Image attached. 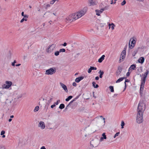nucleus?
Segmentation results:
<instances>
[{
	"label": "nucleus",
	"instance_id": "f257e3e1",
	"mask_svg": "<svg viewBox=\"0 0 149 149\" xmlns=\"http://www.w3.org/2000/svg\"><path fill=\"white\" fill-rule=\"evenodd\" d=\"M87 10V8L85 7L82 10L79 11L78 12L72 14L68 16L66 18L65 22H71L75 21L84 15L86 13Z\"/></svg>",
	"mask_w": 149,
	"mask_h": 149
},
{
	"label": "nucleus",
	"instance_id": "f03ea898",
	"mask_svg": "<svg viewBox=\"0 0 149 149\" xmlns=\"http://www.w3.org/2000/svg\"><path fill=\"white\" fill-rule=\"evenodd\" d=\"M146 109V105L142 101L139 102L138 106L136 121L138 123H141L143 121V114Z\"/></svg>",
	"mask_w": 149,
	"mask_h": 149
},
{
	"label": "nucleus",
	"instance_id": "7ed1b4c3",
	"mask_svg": "<svg viewBox=\"0 0 149 149\" xmlns=\"http://www.w3.org/2000/svg\"><path fill=\"white\" fill-rule=\"evenodd\" d=\"M146 78V77L143 76V77L141 78L140 88V93L141 95V94L143 93Z\"/></svg>",
	"mask_w": 149,
	"mask_h": 149
},
{
	"label": "nucleus",
	"instance_id": "20e7f679",
	"mask_svg": "<svg viewBox=\"0 0 149 149\" xmlns=\"http://www.w3.org/2000/svg\"><path fill=\"white\" fill-rule=\"evenodd\" d=\"M136 41L133 38H131L129 43V47L130 49H132L134 47L136 44Z\"/></svg>",
	"mask_w": 149,
	"mask_h": 149
},
{
	"label": "nucleus",
	"instance_id": "39448f33",
	"mask_svg": "<svg viewBox=\"0 0 149 149\" xmlns=\"http://www.w3.org/2000/svg\"><path fill=\"white\" fill-rule=\"evenodd\" d=\"M56 71L55 68L53 69V68H51L46 70L45 74L48 75H52L55 73Z\"/></svg>",
	"mask_w": 149,
	"mask_h": 149
},
{
	"label": "nucleus",
	"instance_id": "423d86ee",
	"mask_svg": "<svg viewBox=\"0 0 149 149\" xmlns=\"http://www.w3.org/2000/svg\"><path fill=\"white\" fill-rule=\"evenodd\" d=\"M6 84L3 85V88H9L12 85V82L11 81H6L5 82Z\"/></svg>",
	"mask_w": 149,
	"mask_h": 149
},
{
	"label": "nucleus",
	"instance_id": "0eeeda50",
	"mask_svg": "<svg viewBox=\"0 0 149 149\" xmlns=\"http://www.w3.org/2000/svg\"><path fill=\"white\" fill-rule=\"evenodd\" d=\"M56 45L55 44H52L49 46L47 51L48 53H51L52 52L55 48Z\"/></svg>",
	"mask_w": 149,
	"mask_h": 149
},
{
	"label": "nucleus",
	"instance_id": "6e6552de",
	"mask_svg": "<svg viewBox=\"0 0 149 149\" xmlns=\"http://www.w3.org/2000/svg\"><path fill=\"white\" fill-rule=\"evenodd\" d=\"M105 118H103L102 116H100L99 117H97L95 118L94 120L98 122L99 123L100 122H102L104 120V123L105 122L104 121Z\"/></svg>",
	"mask_w": 149,
	"mask_h": 149
},
{
	"label": "nucleus",
	"instance_id": "1a4fd4ad",
	"mask_svg": "<svg viewBox=\"0 0 149 149\" xmlns=\"http://www.w3.org/2000/svg\"><path fill=\"white\" fill-rule=\"evenodd\" d=\"M126 54V50H124L121 53V57L120 58L119 61V63H120L121 61H123V59L125 58Z\"/></svg>",
	"mask_w": 149,
	"mask_h": 149
},
{
	"label": "nucleus",
	"instance_id": "9d476101",
	"mask_svg": "<svg viewBox=\"0 0 149 149\" xmlns=\"http://www.w3.org/2000/svg\"><path fill=\"white\" fill-rule=\"evenodd\" d=\"M38 126L40 127L41 129H44L45 127V125L44 122L42 121L40 122L38 124Z\"/></svg>",
	"mask_w": 149,
	"mask_h": 149
},
{
	"label": "nucleus",
	"instance_id": "9b49d317",
	"mask_svg": "<svg viewBox=\"0 0 149 149\" xmlns=\"http://www.w3.org/2000/svg\"><path fill=\"white\" fill-rule=\"evenodd\" d=\"M91 144L93 147L95 148L98 146L99 143L98 141L93 140L91 142Z\"/></svg>",
	"mask_w": 149,
	"mask_h": 149
},
{
	"label": "nucleus",
	"instance_id": "f8f14e48",
	"mask_svg": "<svg viewBox=\"0 0 149 149\" xmlns=\"http://www.w3.org/2000/svg\"><path fill=\"white\" fill-rule=\"evenodd\" d=\"M89 3L90 4L89 6H94L96 5L97 4L95 1L94 0H89L88 1Z\"/></svg>",
	"mask_w": 149,
	"mask_h": 149
},
{
	"label": "nucleus",
	"instance_id": "ddd939ff",
	"mask_svg": "<svg viewBox=\"0 0 149 149\" xmlns=\"http://www.w3.org/2000/svg\"><path fill=\"white\" fill-rule=\"evenodd\" d=\"M60 84L61 86L64 90L66 92V93H67L68 92V90L66 86L61 82H60Z\"/></svg>",
	"mask_w": 149,
	"mask_h": 149
},
{
	"label": "nucleus",
	"instance_id": "4468645a",
	"mask_svg": "<svg viewBox=\"0 0 149 149\" xmlns=\"http://www.w3.org/2000/svg\"><path fill=\"white\" fill-rule=\"evenodd\" d=\"M122 69L121 67H119L118 68L116 72V75L117 76H118L122 71Z\"/></svg>",
	"mask_w": 149,
	"mask_h": 149
},
{
	"label": "nucleus",
	"instance_id": "2eb2a0df",
	"mask_svg": "<svg viewBox=\"0 0 149 149\" xmlns=\"http://www.w3.org/2000/svg\"><path fill=\"white\" fill-rule=\"evenodd\" d=\"M139 50V48H136L134 49L132 53V56H135Z\"/></svg>",
	"mask_w": 149,
	"mask_h": 149
},
{
	"label": "nucleus",
	"instance_id": "dca6fc26",
	"mask_svg": "<svg viewBox=\"0 0 149 149\" xmlns=\"http://www.w3.org/2000/svg\"><path fill=\"white\" fill-rule=\"evenodd\" d=\"M84 78L83 77H80L76 78L75 79V82L77 83L79 82L81 80Z\"/></svg>",
	"mask_w": 149,
	"mask_h": 149
},
{
	"label": "nucleus",
	"instance_id": "f3484780",
	"mask_svg": "<svg viewBox=\"0 0 149 149\" xmlns=\"http://www.w3.org/2000/svg\"><path fill=\"white\" fill-rule=\"evenodd\" d=\"M77 97L75 98L73 100L71 101L70 102V103L66 106L65 109L66 110H67L68 109V107L69 106H70L71 104H72L74 101H75L76 99H77Z\"/></svg>",
	"mask_w": 149,
	"mask_h": 149
},
{
	"label": "nucleus",
	"instance_id": "a211bd4d",
	"mask_svg": "<svg viewBox=\"0 0 149 149\" xmlns=\"http://www.w3.org/2000/svg\"><path fill=\"white\" fill-rule=\"evenodd\" d=\"M144 61V58L143 57H140L138 60V62L141 63H143Z\"/></svg>",
	"mask_w": 149,
	"mask_h": 149
},
{
	"label": "nucleus",
	"instance_id": "6ab92c4d",
	"mask_svg": "<svg viewBox=\"0 0 149 149\" xmlns=\"http://www.w3.org/2000/svg\"><path fill=\"white\" fill-rule=\"evenodd\" d=\"M102 137L100 139V140L101 141L104 139H107L106 136L105 135V133H103L102 134Z\"/></svg>",
	"mask_w": 149,
	"mask_h": 149
},
{
	"label": "nucleus",
	"instance_id": "aec40b11",
	"mask_svg": "<svg viewBox=\"0 0 149 149\" xmlns=\"http://www.w3.org/2000/svg\"><path fill=\"white\" fill-rule=\"evenodd\" d=\"M105 56L103 55L98 59V62L99 63H101L102 61L104 60Z\"/></svg>",
	"mask_w": 149,
	"mask_h": 149
},
{
	"label": "nucleus",
	"instance_id": "412c9836",
	"mask_svg": "<svg viewBox=\"0 0 149 149\" xmlns=\"http://www.w3.org/2000/svg\"><path fill=\"white\" fill-rule=\"evenodd\" d=\"M136 68V65H134V64H132V65H131V66L129 68L128 71H129L130 70H131V69H132L133 70H134Z\"/></svg>",
	"mask_w": 149,
	"mask_h": 149
},
{
	"label": "nucleus",
	"instance_id": "4be33fe9",
	"mask_svg": "<svg viewBox=\"0 0 149 149\" xmlns=\"http://www.w3.org/2000/svg\"><path fill=\"white\" fill-rule=\"evenodd\" d=\"M126 78L125 77H120L116 81V83H118L120 82V81H122L123 79H125Z\"/></svg>",
	"mask_w": 149,
	"mask_h": 149
},
{
	"label": "nucleus",
	"instance_id": "5701e85b",
	"mask_svg": "<svg viewBox=\"0 0 149 149\" xmlns=\"http://www.w3.org/2000/svg\"><path fill=\"white\" fill-rule=\"evenodd\" d=\"M149 72V71L148 70H146V72L144 73V74H142V76L143 77H146L147 78L148 74Z\"/></svg>",
	"mask_w": 149,
	"mask_h": 149
},
{
	"label": "nucleus",
	"instance_id": "b1692460",
	"mask_svg": "<svg viewBox=\"0 0 149 149\" xmlns=\"http://www.w3.org/2000/svg\"><path fill=\"white\" fill-rule=\"evenodd\" d=\"M98 73L100 74L99 77L100 78H102V75L104 74V72L103 71H101V70H100L99 72Z\"/></svg>",
	"mask_w": 149,
	"mask_h": 149
},
{
	"label": "nucleus",
	"instance_id": "393cba45",
	"mask_svg": "<svg viewBox=\"0 0 149 149\" xmlns=\"http://www.w3.org/2000/svg\"><path fill=\"white\" fill-rule=\"evenodd\" d=\"M93 86L94 88H97L99 87V86L98 84H96V83L95 82L93 81L92 83Z\"/></svg>",
	"mask_w": 149,
	"mask_h": 149
},
{
	"label": "nucleus",
	"instance_id": "a878e982",
	"mask_svg": "<svg viewBox=\"0 0 149 149\" xmlns=\"http://www.w3.org/2000/svg\"><path fill=\"white\" fill-rule=\"evenodd\" d=\"M25 143L23 141H20L19 143V146H22V145H24Z\"/></svg>",
	"mask_w": 149,
	"mask_h": 149
},
{
	"label": "nucleus",
	"instance_id": "bb28decb",
	"mask_svg": "<svg viewBox=\"0 0 149 149\" xmlns=\"http://www.w3.org/2000/svg\"><path fill=\"white\" fill-rule=\"evenodd\" d=\"M97 22L100 25V26L101 27H103L104 26V24L103 23H100V20L99 19H97Z\"/></svg>",
	"mask_w": 149,
	"mask_h": 149
},
{
	"label": "nucleus",
	"instance_id": "cd10ccee",
	"mask_svg": "<svg viewBox=\"0 0 149 149\" xmlns=\"http://www.w3.org/2000/svg\"><path fill=\"white\" fill-rule=\"evenodd\" d=\"M65 107V105L63 104H60V105L59 106V108L61 109H62L64 108Z\"/></svg>",
	"mask_w": 149,
	"mask_h": 149
},
{
	"label": "nucleus",
	"instance_id": "c85d7f7f",
	"mask_svg": "<svg viewBox=\"0 0 149 149\" xmlns=\"http://www.w3.org/2000/svg\"><path fill=\"white\" fill-rule=\"evenodd\" d=\"M72 96L70 95L67 98L65 99V101H69L72 98Z\"/></svg>",
	"mask_w": 149,
	"mask_h": 149
},
{
	"label": "nucleus",
	"instance_id": "c756f323",
	"mask_svg": "<svg viewBox=\"0 0 149 149\" xmlns=\"http://www.w3.org/2000/svg\"><path fill=\"white\" fill-rule=\"evenodd\" d=\"M109 88L110 89V91L111 92H114V89L113 87V86H109Z\"/></svg>",
	"mask_w": 149,
	"mask_h": 149
},
{
	"label": "nucleus",
	"instance_id": "7c9ffc66",
	"mask_svg": "<svg viewBox=\"0 0 149 149\" xmlns=\"http://www.w3.org/2000/svg\"><path fill=\"white\" fill-rule=\"evenodd\" d=\"M130 81L128 79H126L125 80V87L124 89V90H125L126 89V82H129Z\"/></svg>",
	"mask_w": 149,
	"mask_h": 149
},
{
	"label": "nucleus",
	"instance_id": "2f4dec72",
	"mask_svg": "<svg viewBox=\"0 0 149 149\" xmlns=\"http://www.w3.org/2000/svg\"><path fill=\"white\" fill-rule=\"evenodd\" d=\"M39 109V107L38 106H37L35 108V109L34 110V112H36L38 111Z\"/></svg>",
	"mask_w": 149,
	"mask_h": 149
},
{
	"label": "nucleus",
	"instance_id": "473e14b6",
	"mask_svg": "<svg viewBox=\"0 0 149 149\" xmlns=\"http://www.w3.org/2000/svg\"><path fill=\"white\" fill-rule=\"evenodd\" d=\"M95 12L96 13V15L98 16H100V12H99V11L98 10H95Z\"/></svg>",
	"mask_w": 149,
	"mask_h": 149
},
{
	"label": "nucleus",
	"instance_id": "72a5a7b5",
	"mask_svg": "<svg viewBox=\"0 0 149 149\" xmlns=\"http://www.w3.org/2000/svg\"><path fill=\"white\" fill-rule=\"evenodd\" d=\"M125 124L123 121H122L121 123V128H123V126L125 125Z\"/></svg>",
	"mask_w": 149,
	"mask_h": 149
},
{
	"label": "nucleus",
	"instance_id": "f704fd0d",
	"mask_svg": "<svg viewBox=\"0 0 149 149\" xmlns=\"http://www.w3.org/2000/svg\"><path fill=\"white\" fill-rule=\"evenodd\" d=\"M59 51H56L54 53V55L56 56H58L59 55Z\"/></svg>",
	"mask_w": 149,
	"mask_h": 149
},
{
	"label": "nucleus",
	"instance_id": "c9c22d12",
	"mask_svg": "<svg viewBox=\"0 0 149 149\" xmlns=\"http://www.w3.org/2000/svg\"><path fill=\"white\" fill-rule=\"evenodd\" d=\"M139 48V50H141V49H144L145 48V47L144 46H142L141 47H137Z\"/></svg>",
	"mask_w": 149,
	"mask_h": 149
},
{
	"label": "nucleus",
	"instance_id": "e433bc0d",
	"mask_svg": "<svg viewBox=\"0 0 149 149\" xmlns=\"http://www.w3.org/2000/svg\"><path fill=\"white\" fill-rule=\"evenodd\" d=\"M126 3V1L125 0H123V1L121 3V5L123 6L125 5Z\"/></svg>",
	"mask_w": 149,
	"mask_h": 149
},
{
	"label": "nucleus",
	"instance_id": "4c0bfd02",
	"mask_svg": "<svg viewBox=\"0 0 149 149\" xmlns=\"http://www.w3.org/2000/svg\"><path fill=\"white\" fill-rule=\"evenodd\" d=\"M59 51L60 52H65V50L64 49H60Z\"/></svg>",
	"mask_w": 149,
	"mask_h": 149
},
{
	"label": "nucleus",
	"instance_id": "58836bf2",
	"mask_svg": "<svg viewBox=\"0 0 149 149\" xmlns=\"http://www.w3.org/2000/svg\"><path fill=\"white\" fill-rule=\"evenodd\" d=\"M27 19H26V18H25L24 19V18H23L20 21V22L21 23L23 22L24 20H25V21H27Z\"/></svg>",
	"mask_w": 149,
	"mask_h": 149
},
{
	"label": "nucleus",
	"instance_id": "ea45409f",
	"mask_svg": "<svg viewBox=\"0 0 149 149\" xmlns=\"http://www.w3.org/2000/svg\"><path fill=\"white\" fill-rule=\"evenodd\" d=\"M114 26H115V25H114V24H113L112 23L111 24V29L112 30H113L114 29Z\"/></svg>",
	"mask_w": 149,
	"mask_h": 149
},
{
	"label": "nucleus",
	"instance_id": "a19ab883",
	"mask_svg": "<svg viewBox=\"0 0 149 149\" xmlns=\"http://www.w3.org/2000/svg\"><path fill=\"white\" fill-rule=\"evenodd\" d=\"M119 134H120V132H118L116 133L115 134L114 136V138H115L116 136H118Z\"/></svg>",
	"mask_w": 149,
	"mask_h": 149
},
{
	"label": "nucleus",
	"instance_id": "79ce46f5",
	"mask_svg": "<svg viewBox=\"0 0 149 149\" xmlns=\"http://www.w3.org/2000/svg\"><path fill=\"white\" fill-rule=\"evenodd\" d=\"M50 4H48L46 5L45 6V9H47L49 7H50Z\"/></svg>",
	"mask_w": 149,
	"mask_h": 149
},
{
	"label": "nucleus",
	"instance_id": "37998d69",
	"mask_svg": "<svg viewBox=\"0 0 149 149\" xmlns=\"http://www.w3.org/2000/svg\"><path fill=\"white\" fill-rule=\"evenodd\" d=\"M5 132L4 131L2 130L1 131V135H4L5 134Z\"/></svg>",
	"mask_w": 149,
	"mask_h": 149
},
{
	"label": "nucleus",
	"instance_id": "c03bdc74",
	"mask_svg": "<svg viewBox=\"0 0 149 149\" xmlns=\"http://www.w3.org/2000/svg\"><path fill=\"white\" fill-rule=\"evenodd\" d=\"M91 70H96L97 68L95 67H94L93 66H91Z\"/></svg>",
	"mask_w": 149,
	"mask_h": 149
},
{
	"label": "nucleus",
	"instance_id": "a18cd8bd",
	"mask_svg": "<svg viewBox=\"0 0 149 149\" xmlns=\"http://www.w3.org/2000/svg\"><path fill=\"white\" fill-rule=\"evenodd\" d=\"M52 98H51L50 100L48 101L47 102V104H49V103L52 102Z\"/></svg>",
	"mask_w": 149,
	"mask_h": 149
},
{
	"label": "nucleus",
	"instance_id": "49530a36",
	"mask_svg": "<svg viewBox=\"0 0 149 149\" xmlns=\"http://www.w3.org/2000/svg\"><path fill=\"white\" fill-rule=\"evenodd\" d=\"M92 70H91V67H90V68H89L88 70V73H90L91 72Z\"/></svg>",
	"mask_w": 149,
	"mask_h": 149
},
{
	"label": "nucleus",
	"instance_id": "de8ad7c7",
	"mask_svg": "<svg viewBox=\"0 0 149 149\" xmlns=\"http://www.w3.org/2000/svg\"><path fill=\"white\" fill-rule=\"evenodd\" d=\"M60 102V100H57V102L55 103H54L55 104H56V105H58L59 103V102Z\"/></svg>",
	"mask_w": 149,
	"mask_h": 149
},
{
	"label": "nucleus",
	"instance_id": "09e8293b",
	"mask_svg": "<svg viewBox=\"0 0 149 149\" xmlns=\"http://www.w3.org/2000/svg\"><path fill=\"white\" fill-rule=\"evenodd\" d=\"M104 9L103 8H101L100 9V10L99 11V12H100V13H102L104 11Z\"/></svg>",
	"mask_w": 149,
	"mask_h": 149
},
{
	"label": "nucleus",
	"instance_id": "8fccbe9b",
	"mask_svg": "<svg viewBox=\"0 0 149 149\" xmlns=\"http://www.w3.org/2000/svg\"><path fill=\"white\" fill-rule=\"evenodd\" d=\"M23 16L25 18L27 19L28 17L29 16L26 15H24Z\"/></svg>",
	"mask_w": 149,
	"mask_h": 149
},
{
	"label": "nucleus",
	"instance_id": "3c124183",
	"mask_svg": "<svg viewBox=\"0 0 149 149\" xmlns=\"http://www.w3.org/2000/svg\"><path fill=\"white\" fill-rule=\"evenodd\" d=\"M72 85L74 86H77V84L75 82H74L72 84Z\"/></svg>",
	"mask_w": 149,
	"mask_h": 149
},
{
	"label": "nucleus",
	"instance_id": "603ef678",
	"mask_svg": "<svg viewBox=\"0 0 149 149\" xmlns=\"http://www.w3.org/2000/svg\"><path fill=\"white\" fill-rule=\"evenodd\" d=\"M56 106V105L54 103V104L53 105H52L51 106V107L52 108H53L54 107H55Z\"/></svg>",
	"mask_w": 149,
	"mask_h": 149
},
{
	"label": "nucleus",
	"instance_id": "864d4df0",
	"mask_svg": "<svg viewBox=\"0 0 149 149\" xmlns=\"http://www.w3.org/2000/svg\"><path fill=\"white\" fill-rule=\"evenodd\" d=\"M108 7L109 6H105L103 8L104 9V10H106L108 9Z\"/></svg>",
	"mask_w": 149,
	"mask_h": 149
},
{
	"label": "nucleus",
	"instance_id": "5fc2aeb1",
	"mask_svg": "<svg viewBox=\"0 0 149 149\" xmlns=\"http://www.w3.org/2000/svg\"><path fill=\"white\" fill-rule=\"evenodd\" d=\"M130 72H128L127 74H126V76H127V77H128V76H130Z\"/></svg>",
	"mask_w": 149,
	"mask_h": 149
},
{
	"label": "nucleus",
	"instance_id": "6e6d98bb",
	"mask_svg": "<svg viewBox=\"0 0 149 149\" xmlns=\"http://www.w3.org/2000/svg\"><path fill=\"white\" fill-rule=\"evenodd\" d=\"M54 3V2L52 0V1H51L50 2V3L51 4H53Z\"/></svg>",
	"mask_w": 149,
	"mask_h": 149
},
{
	"label": "nucleus",
	"instance_id": "4d7b16f0",
	"mask_svg": "<svg viewBox=\"0 0 149 149\" xmlns=\"http://www.w3.org/2000/svg\"><path fill=\"white\" fill-rule=\"evenodd\" d=\"M99 77L98 76L97 77H95V79L96 80H98L99 79Z\"/></svg>",
	"mask_w": 149,
	"mask_h": 149
},
{
	"label": "nucleus",
	"instance_id": "13d9d810",
	"mask_svg": "<svg viewBox=\"0 0 149 149\" xmlns=\"http://www.w3.org/2000/svg\"><path fill=\"white\" fill-rule=\"evenodd\" d=\"M67 45V43L66 42H64L63 44L62 45L63 46H65Z\"/></svg>",
	"mask_w": 149,
	"mask_h": 149
},
{
	"label": "nucleus",
	"instance_id": "bf43d9fd",
	"mask_svg": "<svg viewBox=\"0 0 149 149\" xmlns=\"http://www.w3.org/2000/svg\"><path fill=\"white\" fill-rule=\"evenodd\" d=\"M40 149H46L45 148V146H43L40 148Z\"/></svg>",
	"mask_w": 149,
	"mask_h": 149
},
{
	"label": "nucleus",
	"instance_id": "052dcab7",
	"mask_svg": "<svg viewBox=\"0 0 149 149\" xmlns=\"http://www.w3.org/2000/svg\"><path fill=\"white\" fill-rule=\"evenodd\" d=\"M37 10H38V11L40 12V11L41 10H40V8H37Z\"/></svg>",
	"mask_w": 149,
	"mask_h": 149
},
{
	"label": "nucleus",
	"instance_id": "680f3d73",
	"mask_svg": "<svg viewBox=\"0 0 149 149\" xmlns=\"http://www.w3.org/2000/svg\"><path fill=\"white\" fill-rule=\"evenodd\" d=\"M20 65H21L20 64H16L15 65L16 66H20Z\"/></svg>",
	"mask_w": 149,
	"mask_h": 149
},
{
	"label": "nucleus",
	"instance_id": "e2e57ef3",
	"mask_svg": "<svg viewBox=\"0 0 149 149\" xmlns=\"http://www.w3.org/2000/svg\"><path fill=\"white\" fill-rule=\"evenodd\" d=\"M108 26H109V28H110L111 27V24H109Z\"/></svg>",
	"mask_w": 149,
	"mask_h": 149
},
{
	"label": "nucleus",
	"instance_id": "0e129e2a",
	"mask_svg": "<svg viewBox=\"0 0 149 149\" xmlns=\"http://www.w3.org/2000/svg\"><path fill=\"white\" fill-rule=\"evenodd\" d=\"M21 15L23 16L24 15V12H22V13Z\"/></svg>",
	"mask_w": 149,
	"mask_h": 149
},
{
	"label": "nucleus",
	"instance_id": "69168bd1",
	"mask_svg": "<svg viewBox=\"0 0 149 149\" xmlns=\"http://www.w3.org/2000/svg\"><path fill=\"white\" fill-rule=\"evenodd\" d=\"M12 65L13 66H14L15 65V63H14L13 62L12 63Z\"/></svg>",
	"mask_w": 149,
	"mask_h": 149
},
{
	"label": "nucleus",
	"instance_id": "338daca9",
	"mask_svg": "<svg viewBox=\"0 0 149 149\" xmlns=\"http://www.w3.org/2000/svg\"><path fill=\"white\" fill-rule=\"evenodd\" d=\"M12 120V119H11V118H10L8 120V121L9 122H11Z\"/></svg>",
	"mask_w": 149,
	"mask_h": 149
},
{
	"label": "nucleus",
	"instance_id": "774afa93",
	"mask_svg": "<svg viewBox=\"0 0 149 149\" xmlns=\"http://www.w3.org/2000/svg\"><path fill=\"white\" fill-rule=\"evenodd\" d=\"M14 117V116L13 115H11L10 116V118H13Z\"/></svg>",
	"mask_w": 149,
	"mask_h": 149
}]
</instances>
